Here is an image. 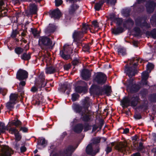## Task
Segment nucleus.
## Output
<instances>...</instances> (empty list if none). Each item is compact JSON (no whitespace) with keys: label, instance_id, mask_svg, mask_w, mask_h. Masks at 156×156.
<instances>
[{"label":"nucleus","instance_id":"1","mask_svg":"<svg viewBox=\"0 0 156 156\" xmlns=\"http://www.w3.org/2000/svg\"><path fill=\"white\" fill-rule=\"evenodd\" d=\"M81 102V106L79 104V115L80 116V119L83 122H90L91 120V114L88 109L90 106L89 98H85L82 100Z\"/></svg>","mask_w":156,"mask_h":156},{"label":"nucleus","instance_id":"2","mask_svg":"<svg viewBox=\"0 0 156 156\" xmlns=\"http://www.w3.org/2000/svg\"><path fill=\"white\" fill-rule=\"evenodd\" d=\"M147 17L146 16H138L135 20V25L137 26L133 28V30L136 33L135 36H138L141 35V30L140 28L138 27L141 28L145 27L147 29H149L151 27L150 24L147 22Z\"/></svg>","mask_w":156,"mask_h":156},{"label":"nucleus","instance_id":"3","mask_svg":"<svg viewBox=\"0 0 156 156\" xmlns=\"http://www.w3.org/2000/svg\"><path fill=\"white\" fill-rule=\"evenodd\" d=\"M76 148V147L69 145L65 148L63 151L53 154L52 156H71Z\"/></svg>","mask_w":156,"mask_h":156},{"label":"nucleus","instance_id":"4","mask_svg":"<svg viewBox=\"0 0 156 156\" xmlns=\"http://www.w3.org/2000/svg\"><path fill=\"white\" fill-rule=\"evenodd\" d=\"M138 72L137 69L131 66V64H127L124 66V73L129 78H132L134 76L137 74Z\"/></svg>","mask_w":156,"mask_h":156},{"label":"nucleus","instance_id":"5","mask_svg":"<svg viewBox=\"0 0 156 156\" xmlns=\"http://www.w3.org/2000/svg\"><path fill=\"white\" fill-rule=\"evenodd\" d=\"M107 80L106 75L101 72L97 73L96 75L93 79L94 82L101 85L104 84L106 83Z\"/></svg>","mask_w":156,"mask_h":156},{"label":"nucleus","instance_id":"6","mask_svg":"<svg viewBox=\"0 0 156 156\" xmlns=\"http://www.w3.org/2000/svg\"><path fill=\"white\" fill-rule=\"evenodd\" d=\"M39 44L42 49V46L52 48L54 45L51 39L47 37H40L39 40Z\"/></svg>","mask_w":156,"mask_h":156},{"label":"nucleus","instance_id":"7","mask_svg":"<svg viewBox=\"0 0 156 156\" xmlns=\"http://www.w3.org/2000/svg\"><path fill=\"white\" fill-rule=\"evenodd\" d=\"M72 49L69 48V45L65 44L63 47V50L60 51V54L64 59L67 60L70 57L69 54L72 53Z\"/></svg>","mask_w":156,"mask_h":156},{"label":"nucleus","instance_id":"8","mask_svg":"<svg viewBox=\"0 0 156 156\" xmlns=\"http://www.w3.org/2000/svg\"><path fill=\"white\" fill-rule=\"evenodd\" d=\"M92 26L87 23H83L82 26H80V30H79V37H83L84 34H87L89 30L91 33H94L91 31L90 27Z\"/></svg>","mask_w":156,"mask_h":156},{"label":"nucleus","instance_id":"9","mask_svg":"<svg viewBox=\"0 0 156 156\" xmlns=\"http://www.w3.org/2000/svg\"><path fill=\"white\" fill-rule=\"evenodd\" d=\"M94 146L92 145V144H88L86 148V153L89 155L91 156H94L97 153L100 151V148L99 147V145L97 144L96 146V148L93 151V147Z\"/></svg>","mask_w":156,"mask_h":156},{"label":"nucleus","instance_id":"10","mask_svg":"<svg viewBox=\"0 0 156 156\" xmlns=\"http://www.w3.org/2000/svg\"><path fill=\"white\" fill-rule=\"evenodd\" d=\"M12 153L13 151L8 147L0 146V156H11Z\"/></svg>","mask_w":156,"mask_h":156},{"label":"nucleus","instance_id":"11","mask_svg":"<svg viewBox=\"0 0 156 156\" xmlns=\"http://www.w3.org/2000/svg\"><path fill=\"white\" fill-rule=\"evenodd\" d=\"M91 73L90 70L84 68L80 72V76L83 80L86 81L88 80L91 77Z\"/></svg>","mask_w":156,"mask_h":156},{"label":"nucleus","instance_id":"12","mask_svg":"<svg viewBox=\"0 0 156 156\" xmlns=\"http://www.w3.org/2000/svg\"><path fill=\"white\" fill-rule=\"evenodd\" d=\"M28 75V73L26 71L20 69L17 72L16 77L19 80H23L27 78Z\"/></svg>","mask_w":156,"mask_h":156},{"label":"nucleus","instance_id":"13","mask_svg":"<svg viewBox=\"0 0 156 156\" xmlns=\"http://www.w3.org/2000/svg\"><path fill=\"white\" fill-rule=\"evenodd\" d=\"M47 82L45 81L44 76L43 73H41L39 76V79L38 81L37 86L39 88H41L45 86Z\"/></svg>","mask_w":156,"mask_h":156},{"label":"nucleus","instance_id":"14","mask_svg":"<svg viewBox=\"0 0 156 156\" xmlns=\"http://www.w3.org/2000/svg\"><path fill=\"white\" fill-rule=\"evenodd\" d=\"M156 6V3L153 1L148 2L146 6L147 10L149 13H152Z\"/></svg>","mask_w":156,"mask_h":156},{"label":"nucleus","instance_id":"15","mask_svg":"<svg viewBox=\"0 0 156 156\" xmlns=\"http://www.w3.org/2000/svg\"><path fill=\"white\" fill-rule=\"evenodd\" d=\"M140 100L139 97L138 95H133L130 98V106L135 107L137 106Z\"/></svg>","mask_w":156,"mask_h":156},{"label":"nucleus","instance_id":"16","mask_svg":"<svg viewBox=\"0 0 156 156\" xmlns=\"http://www.w3.org/2000/svg\"><path fill=\"white\" fill-rule=\"evenodd\" d=\"M141 86L140 84L134 83V84L130 86L128 88L130 92L132 93L137 92L140 89Z\"/></svg>","mask_w":156,"mask_h":156},{"label":"nucleus","instance_id":"17","mask_svg":"<svg viewBox=\"0 0 156 156\" xmlns=\"http://www.w3.org/2000/svg\"><path fill=\"white\" fill-rule=\"evenodd\" d=\"M124 31V28L121 26H118L115 28H112L111 29L112 33L115 35H119Z\"/></svg>","mask_w":156,"mask_h":156},{"label":"nucleus","instance_id":"18","mask_svg":"<svg viewBox=\"0 0 156 156\" xmlns=\"http://www.w3.org/2000/svg\"><path fill=\"white\" fill-rule=\"evenodd\" d=\"M50 14L51 18L54 19H59L61 16V13L58 9L52 11Z\"/></svg>","mask_w":156,"mask_h":156},{"label":"nucleus","instance_id":"19","mask_svg":"<svg viewBox=\"0 0 156 156\" xmlns=\"http://www.w3.org/2000/svg\"><path fill=\"white\" fill-rule=\"evenodd\" d=\"M30 13H27V11L26 12L27 16L31 14H35L37 11V7L36 5L34 4H31L30 5L29 7Z\"/></svg>","mask_w":156,"mask_h":156},{"label":"nucleus","instance_id":"20","mask_svg":"<svg viewBox=\"0 0 156 156\" xmlns=\"http://www.w3.org/2000/svg\"><path fill=\"white\" fill-rule=\"evenodd\" d=\"M103 93L106 94L108 96L111 95V94L112 92L111 87L107 85H104L103 87Z\"/></svg>","mask_w":156,"mask_h":156},{"label":"nucleus","instance_id":"21","mask_svg":"<svg viewBox=\"0 0 156 156\" xmlns=\"http://www.w3.org/2000/svg\"><path fill=\"white\" fill-rule=\"evenodd\" d=\"M45 73L47 74L54 73L57 71L56 69L54 66H47L45 68Z\"/></svg>","mask_w":156,"mask_h":156},{"label":"nucleus","instance_id":"22","mask_svg":"<svg viewBox=\"0 0 156 156\" xmlns=\"http://www.w3.org/2000/svg\"><path fill=\"white\" fill-rule=\"evenodd\" d=\"M74 89L76 92L73 94L72 95L71 99L73 101H76L78 98V86L77 83L75 84Z\"/></svg>","mask_w":156,"mask_h":156},{"label":"nucleus","instance_id":"23","mask_svg":"<svg viewBox=\"0 0 156 156\" xmlns=\"http://www.w3.org/2000/svg\"><path fill=\"white\" fill-rule=\"evenodd\" d=\"M129 26H132L134 24V22L133 20L130 17L128 18L123 23V26L124 28L128 29L127 27L126 24Z\"/></svg>","mask_w":156,"mask_h":156},{"label":"nucleus","instance_id":"24","mask_svg":"<svg viewBox=\"0 0 156 156\" xmlns=\"http://www.w3.org/2000/svg\"><path fill=\"white\" fill-rule=\"evenodd\" d=\"M95 94L98 95H102L103 94V88L98 85H95L94 86Z\"/></svg>","mask_w":156,"mask_h":156},{"label":"nucleus","instance_id":"25","mask_svg":"<svg viewBox=\"0 0 156 156\" xmlns=\"http://www.w3.org/2000/svg\"><path fill=\"white\" fill-rule=\"evenodd\" d=\"M72 130L76 133L78 132V121L77 119H75L73 122Z\"/></svg>","mask_w":156,"mask_h":156},{"label":"nucleus","instance_id":"26","mask_svg":"<svg viewBox=\"0 0 156 156\" xmlns=\"http://www.w3.org/2000/svg\"><path fill=\"white\" fill-rule=\"evenodd\" d=\"M101 141V138L99 137H96L94 138L92 140V142L90 144H92L96 148V146L98 144L99 145V144Z\"/></svg>","mask_w":156,"mask_h":156},{"label":"nucleus","instance_id":"27","mask_svg":"<svg viewBox=\"0 0 156 156\" xmlns=\"http://www.w3.org/2000/svg\"><path fill=\"white\" fill-rule=\"evenodd\" d=\"M104 3L105 2L104 1H102L96 3L95 4L94 7L95 10L99 11L101 9V7Z\"/></svg>","mask_w":156,"mask_h":156},{"label":"nucleus","instance_id":"28","mask_svg":"<svg viewBox=\"0 0 156 156\" xmlns=\"http://www.w3.org/2000/svg\"><path fill=\"white\" fill-rule=\"evenodd\" d=\"M129 101H130L127 97H125L123 98L122 100L121 101L122 107L124 108H127L128 106L126 104L129 103Z\"/></svg>","mask_w":156,"mask_h":156},{"label":"nucleus","instance_id":"29","mask_svg":"<svg viewBox=\"0 0 156 156\" xmlns=\"http://www.w3.org/2000/svg\"><path fill=\"white\" fill-rule=\"evenodd\" d=\"M137 151L142 153H145V146L143 145V143L140 142L139 143V145L137 148Z\"/></svg>","mask_w":156,"mask_h":156},{"label":"nucleus","instance_id":"30","mask_svg":"<svg viewBox=\"0 0 156 156\" xmlns=\"http://www.w3.org/2000/svg\"><path fill=\"white\" fill-rule=\"evenodd\" d=\"M30 55L31 53L29 52L24 53L21 55V58L23 60H28L30 58Z\"/></svg>","mask_w":156,"mask_h":156},{"label":"nucleus","instance_id":"31","mask_svg":"<svg viewBox=\"0 0 156 156\" xmlns=\"http://www.w3.org/2000/svg\"><path fill=\"white\" fill-rule=\"evenodd\" d=\"M18 97V95L16 94H11L9 96V99L11 101L16 103V101Z\"/></svg>","mask_w":156,"mask_h":156},{"label":"nucleus","instance_id":"32","mask_svg":"<svg viewBox=\"0 0 156 156\" xmlns=\"http://www.w3.org/2000/svg\"><path fill=\"white\" fill-rule=\"evenodd\" d=\"M25 48H25H24V49L20 47L17 48L15 49V51L17 54H20L22 52H23L24 50H25V51H27V49H28V47L27 45L26 46Z\"/></svg>","mask_w":156,"mask_h":156},{"label":"nucleus","instance_id":"33","mask_svg":"<svg viewBox=\"0 0 156 156\" xmlns=\"http://www.w3.org/2000/svg\"><path fill=\"white\" fill-rule=\"evenodd\" d=\"M117 51L119 55H121L122 56H124L126 54V50L123 47L119 48Z\"/></svg>","mask_w":156,"mask_h":156},{"label":"nucleus","instance_id":"34","mask_svg":"<svg viewBox=\"0 0 156 156\" xmlns=\"http://www.w3.org/2000/svg\"><path fill=\"white\" fill-rule=\"evenodd\" d=\"M88 88L86 86H79V93H85L87 91Z\"/></svg>","mask_w":156,"mask_h":156},{"label":"nucleus","instance_id":"35","mask_svg":"<svg viewBox=\"0 0 156 156\" xmlns=\"http://www.w3.org/2000/svg\"><path fill=\"white\" fill-rule=\"evenodd\" d=\"M77 9V6L75 4H74L72 5L69 9V14H73Z\"/></svg>","mask_w":156,"mask_h":156},{"label":"nucleus","instance_id":"36","mask_svg":"<svg viewBox=\"0 0 156 156\" xmlns=\"http://www.w3.org/2000/svg\"><path fill=\"white\" fill-rule=\"evenodd\" d=\"M15 104L16 103L11 101H9V102L6 104V107L8 109L11 110L13 108Z\"/></svg>","mask_w":156,"mask_h":156},{"label":"nucleus","instance_id":"37","mask_svg":"<svg viewBox=\"0 0 156 156\" xmlns=\"http://www.w3.org/2000/svg\"><path fill=\"white\" fill-rule=\"evenodd\" d=\"M54 31V27L53 26H49L45 30V32L46 34H48L53 33Z\"/></svg>","mask_w":156,"mask_h":156},{"label":"nucleus","instance_id":"38","mask_svg":"<svg viewBox=\"0 0 156 156\" xmlns=\"http://www.w3.org/2000/svg\"><path fill=\"white\" fill-rule=\"evenodd\" d=\"M10 126L14 125L16 126H18L21 124V122L18 119L16 121L15 120H13L10 122Z\"/></svg>","mask_w":156,"mask_h":156},{"label":"nucleus","instance_id":"39","mask_svg":"<svg viewBox=\"0 0 156 156\" xmlns=\"http://www.w3.org/2000/svg\"><path fill=\"white\" fill-rule=\"evenodd\" d=\"M150 101L152 102H156V93H153L150 95L149 96Z\"/></svg>","mask_w":156,"mask_h":156},{"label":"nucleus","instance_id":"40","mask_svg":"<svg viewBox=\"0 0 156 156\" xmlns=\"http://www.w3.org/2000/svg\"><path fill=\"white\" fill-rule=\"evenodd\" d=\"M127 81V89L134 83H133L134 79L132 78H129V79H128Z\"/></svg>","mask_w":156,"mask_h":156},{"label":"nucleus","instance_id":"41","mask_svg":"<svg viewBox=\"0 0 156 156\" xmlns=\"http://www.w3.org/2000/svg\"><path fill=\"white\" fill-rule=\"evenodd\" d=\"M114 22H116V23L119 26H121L123 23V19L122 18L119 17L116 18Z\"/></svg>","mask_w":156,"mask_h":156},{"label":"nucleus","instance_id":"42","mask_svg":"<svg viewBox=\"0 0 156 156\" xmlns=\"http://www.w3.org/2000/svg\"><path fill=\"white\" fill-rule=\"evenodd\" d=\"M92 126L90 125L89 123H84V131L87 132L91 129Z\"/></svg>","mask_w":156,"mask_h":156},{"label":"nucleus","instance_id":"43","mask_svg":"<svg viewBox=\"0 0 156 156\" xmlns=\"http://www.w3.org/2000/svg\"><path fill=\"white\" fill-rule=\"evenodd\" d=\"M5 129L8 130V129L6 128L5 124L3 123L0 122V132L4 133Z\"/></svg>","mask_w":156,"mask_h":156},{"label":"nucleus","instance_id":"44","mask_svg":"<svg viewBox=\"0 0 156 156\" xmlns=\"http://www.w3.org/2000/svg\"><path fill=\"white\" fill-rule=\"evenodd\" d=\"M73 37L74 41L77 43L78 40V32L77 31H75L74 32L73 35Z\"/></svg>","mask_w":156,"mask_h":156},{"label":"nucleus","instance_id":"45","mask_svg":"<svg viewBox=\"0 0 156 156\" xmlns=\"http://www.w3.org/2000/svg\"><path fill=\"white\" fill-rule=\"evenodd\" d=\"M82 37H79V48H80V47H83L84 46V44L83 42L85 40L84 39L82 38Z\"/></svg>","mask_w":156,"mask_h":156},{"label":"nucleus","instance_id":"46","mask_svg":"<svg viewBox=\"0 0 156 156\" xmlns=\"http://www.w3.org/2000/svg\"><path fill=\"white\" fill-rule=\"evenodd\" d=\"M109 19H110V20L112 21V22H115V19L117 17H116L115 15V13H111L109 15Z\"/></svg>","mask_w":156,"mask_h":156},{"label":"nucleus","instance_id":"47","mask_svg":"<svg viewBox=\"0 0 156 156\" xmlns=\"http://www.w3.org/2000/svg\"><path fill=\"white\" fill-rule=\"evenodd\" d=\"M7 12V9H5L4 7H1L0 8V14L2 16L3 15H5Z\"/></svg>","mask_w":156,"mask_h":156},{"label":"nucleus","instance_id":"48","mask_svg":"<svg viewBox=\"0 0 156 156\" xmlns=\"http://www.w3.org/2000/svg\"><path fill=\"white\" fill-rule=\"evenodd\" d=\"M72 108L73 110L76 113L78 112V104L74 103L72 105Z\"/></svg>","mask_w":156,"mask_h":156},{"label":"nucleus","instance_id":"49","mask_svg":"<svg viewBox=\"0 0 156 156\" xmlns=\"http://www.w3.org/2000/svg\"><path fill=\"white\" fill-rule=\"evenodd\" d=\"M112 147L107 145L105 151H106V154H108L109 153L111 152L112 151Z\"/></svg>","mask_w":156,"mask_h":156},{"label":"nucleus","instance_id":"50","mask_svg":"<svg viewBox=\"0 0 156 156\" xmlns=\"http://www.w3.org/2000/svg\"><path fill=\"white\" fill-rule=\"evenodd\" d=\"M9 132L11 134H15L18 131V130L15 128L11 127L9 130Z\"/></svg>","mask_w":156,"mask_h":156},{"label":"nucleus","instance_id":"51","mask_svg":"<svg viewBox=\"0 0 156 156\" xmlns=\"http://www.w3.org/2000/svg\"><path fill=\"white\" fill-rule=\"evenodd\" d=\"M20 33H19L17 30H13V32L12 33V34L11 35V37L12 38H15L17 36V35L18 34H19Z\"/></svg>","mask_w":156,"mask_h":156},{"label":"nucleus","instance_id":"52","mask_svg":"<svg viewBox=\"0 0 156 156\" xmlns=\"http://www.w3.org/2000/svg\"><path fill=\"white\" fill-rule=\"evenodd\" d=\"M148 77V74L147 72L146 71H144L142 73V79H145L147 80Z\"/></svg>","mask_w":156,"mask_h":156},{"label":"nucleus","instance_id":"53","mask_svg":"<svg viewBox=\"0 0 156 156\" xmlns=\"http://www.w3.org/2000/svg\"><path fill=\"white\" fill-rule=\"evenodd\" d=\"M130 10L129 9H125L123 11V13L126 17H128L130 16Z\"/></svg>","mask_w":156,"mask_h":156},{"label":"nucleus","instance_id":"54","mask_svg":"<svg viewBox=\"0 0 156 156\" xmlns=\"http://www.w3.org/2000/svg\"><path fill=\"white\" fill-rule=\"evenodd\" d=\"M63 90H65L64 92H65L66 90H67V91L66 92V93L67 94H69V87L68 85H64V87L63 88Z\"/></svg>","mask_w":156,"mask_h":156},{"label":"nucleus","instance_id":"55","mask_svg":"<svg viewBox=\"0 0 156 156\" xmlns=\"http://www.w3.org/2000/svg\"><path fill=\"white\" fill-rule=\"evenodd\" d=\"M105 2L108 4H110L112 5H115L116 1L115 0H105Z\"/></svg>","mask_w":156,"mask_h":156},{"label":"nucleus","instance_id":"56","mask_svg":"<svg viewBox=\"0 0 156 156\" xmlns=\"http://www.w3.org/2000/svg\"><path fill=\"white\" fill-rule=\"evenodd\" d=\"M147 105L145 103H144L139 106L138 107V108H140L141 109H142L144 108H145L144 109L145 110H146L147 109Z\"/></svg>","mask_w":156,"mask_h":156},{"label":"nucleus","instance_id":"57","mask_svg":"<svg viewBox=\"0 0 156 156\" xmlns=\"http://www.w3.org/2000/svg\"><path fill=\"white\" fill-rule=\"evenodd\" d=\"M92 24L95 28H98L99 27L98 23V21L96 20L92 21Z\"/></svg>","mask_w":156,"mask_h":156},{"label":"nucleus","instance_id":"58","mask_svg":"<svg viewBox=\"0 0 156 156\" xmlns=\"http://www.w3.org/2000/svg\"><path fill=\"white\" fill-rule=\"evenodd\" d=\"M31 31L32 34H33L34 35V36L35 37L38 36V32L36 29H33L32 28H31Z\"/></svg>","mask_w":156,"mask_h":156},{"label":"nucleus","instance_id":"59","mask_svg":"<svg viewBox=\"0 0 156 156\" xmlns=\"http://www.w3.org/2000/svg\"><path fill=\"white\" fill-rule=\"evenodd\" d=\"M16 141L17 140L18 141L20 140L21 138V136L19 134L18 132L16 133L15 134Z\"/></svg>","mask_w":156,"mask_h":156},{"label":"nucleus","instance_id":"60","mask_svg":"<svg viewBox=\"0 0 156 156\" xmlns=\"http://www.w3.org/2000/svg\"><path fill=\"white\" fill-rule=\"evenodd\" d=\"M151 37L154 39H156V29H154L151 31Z\"/></svg>","mask_w":156,"mask_h":156},{"label":"nucleus","instance_id":"61","mask_svg":"<svg viewBox=\"0 0 156 156\" xmlns=\"http://www.w3.org/2000/svg\"><path fill=\"white\" fill-rule=\"evenodd\" d=\"M99 124L98 126L99 127L98 128H99L100 129H101L104 124V121L102 119H100L99 120Z\"/></svg>","mask_w":156,"mask_h":156},{"label":"nucleus","instance_id":"62","mask_svg":"<svg viewBox=\"0 0 156 156\" xmlns=\"http://www.w3.org/2000/svg\"><path fill=\"white\" fill-rule=\"evenodd\" d=\"M46 142L44 139H43L41 140L40 142L38 143L39 145H41L42 146H45L46 144Z\"/></svg>","mask_w":156,"mask_h":156},{"label":"nucleus","instance_id":"63","mask_svg":"<svg viewBox=\"0 0 156 156\" xmlns=\"http://www.w3.org/2000/svg\"><path fill=\"white\" fill-rule=\"evenodd\" d=\"M134 118L136 119H142V117L140 114L139 113L135 115Z\"/></svg>","mask_w":156,"mask_h":156},{"label":"nucleus","instance_id":"64","mask_svg":"<svg viewBox=\"0 0 156 156\" xmlns=\"http://www.w3.org/2000/svg\"><path fill=\"white\" fill-rule=\"evenodd\" d=\"M154 67V66L151 63H150L147 65V69L148 70H151Z\"/></svg>","mask_w":156,"mask_h":156}]
</instances>
